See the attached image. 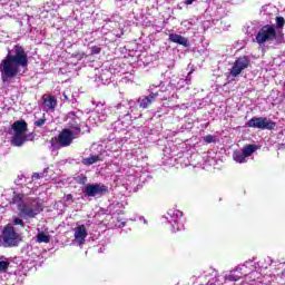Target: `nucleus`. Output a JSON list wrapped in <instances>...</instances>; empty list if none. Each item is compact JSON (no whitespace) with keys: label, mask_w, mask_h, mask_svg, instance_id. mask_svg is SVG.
<instances>
[{"label":"nucleus","mask_w":285,"mask_h":285,"mask_svg":"<svg viewBox=\"0 0 285 285\" xmlns=\"http://www.w3.org/2000/svg\"><path fill=\"white\" fill-rule=\"evenodd\" d=\"M203 139H204L205 144H213V142H215V136H213V135H207Z\"/></svg>","instance_id":"obj_24"},{"label":"nucleus","mask_w":285,"mask_h":285,"mask_svg":"<svg viewBox=\"0 0 285 285\" xmlns=\"http://www.w3.org/2000/svg\"><path fill=\"white\" fill-rule=\"evenodd\" d=\"M19 213L22 217H29V219H35L43 210V204L37 198H31L29 202L19 205Z\"/></svg>","instance_id":"obj_4"},{"label":"nucleus","mask_w":285,"mask_h":285,"mask_svg":"<svg viewBox=\"0 0 285 285\" xmlns=\"http://www.w3.org/2000/svg\"><path fill=\"white\" fill-rule=\"evenodd\" d=\"M19 68H28V52L20 45H14L8 50L7 56L0 62V72L3 83L14 79L20 72Z\"/></svg>","instance_id":"obj_1"},{"label":"nucleus","mask_w":285,"mask_h":285,"mask_svg":"<svg viewBox=\"0 0 285 285\" xmlns=\"http://www.w3.org/2000/svg\"><path fill=\"white\" fill-rule=\"evenodd\" d=\"M101 53V48L97 46L91 47V55H99Z\"/></svg>","instance_id":"obj_26"},{"label":"nucleus","mask_w":285,"mask_h":285,"mask_svg":"<svg viewBox=\"0 0 285 285\" xmlns=\"http://www.w3.org/2000/svg\"><path fill=\"white\" fill-rule=\"evenodd\" d=\"M255 150H257V145H245L243 147V155H245L246 157H250L253 156V154L255 153Z\"/></svg>","instance_id":"obj_15"},{"label":"nucleus","mask_w":285,"mask_h":285,"mask_svg":"<svg viewBox=\"0 0 285 285\" xmlns=\"http://www.w3.org/2000/svg\"><path fill=\"white\" fill-rule=\"evenodd\" d=\"M75 237L83 244L86 242V237H88V232L86 230V225H79L75 230Z\"/></svg>","instance_id":"obj_11"},{"label":"nucleus","mask_w":285,"mask_h":285,"mask_svg":"<svg viewBox=\"0 0 285 285\" xmlns=\"http://www.w3.org/2000/svg\"><path fill=\"white\" fill-rule=\"evenodd\" d=\"M11 130H13V136L11 138V146L21 148L26 141H28V122L26 120H17L11 125Z\"/></svg>","instance_id":"obj_2"},{"label":"nucleus","mask_w":285,"mask_h":285,"mask_svg":"<svg viewBox=\"0 0 285 285\" xmlns=\"http://www.w3.org/2000/svg\"><path fill=\"white\" fill-rule=\"evenodd\" d=\"M285 26V19L282 16L276 17V28L277 30H283Z\"/></svg>","instance_id":"obj_20"},{"label":"nucleus","mask_w":285,"mask_h":285,"mask_svg":"<svg viewBox=\"0 0 285 285\" xmlns=\"http://www.w3.org/2000/svg\"><path fill=\"white\" fill-rule=\"evenodd\" d=\"M75 139V131L70 130L69 128H63L55 138V141L60 146V148H68V146L72 145Z\"/></svg>","instance_id":"obj_7"},{"label":"nucleus","mask_w":285,"mask_h":285,"mask_svg":"<svg viewBox=\"0 0 285 285\" xmlns=\"http://www.w3.org/2000/svg\"><path fill=\"white\" fill-rule=\"evenodd\" d=\"M13 226H21V228L26 227V223L19 216H16L12 222Z\"/></svg>","instance_id":"obj_21"},{"label":"nucleus","mask_w":285,"mask_h":285,"mask_svg":"<svg viewBox=\"0 0 285 285\" xmlns=\"http://www.w3.org/2000/svg\"><path fill=\"white\" fill-rule=\"evenodd\" d=\"M0 242H2L3 248H14V246H19V242H21V235L14 230V226L8 224L2 229Z\"/></svg>","instance_id":"obj_3"},{"label":"nucleus","mask_w":285,"mask_h":285,"mask_svg":"<svg viewBox=\"0 0 285 285\" xmlns=\"http://www.w3.org/2000/svg\"><path fill=\"white\" fill-rule=\"evenodd\" d=\"M169 41L171 43H178V46H184V48H188V39L181 35L169 33Z\"/></svg>","instance_id":"obj_10"},{"label":"nucleus","mask_w":285,"mask_h":285,"mask_svg":"<svg viewBox=\"0 0 285 285\" xmlns=\"http://www.w3.org/2000/svg\"><path fill=\"white\" fill-rule=\"evenodd\" d=\"M67 199H72V194H68Z\"/></svg>","instance_id":"obj_30"},{"label":"nucleus","mask_w":285,"mask_h":285,"mask_svg":"<svg viewBox=\"0 0 285 285\" xmlns=\"http://www.w3.org/2000/svg\"><path fill=\"white\" fill-rule=\"evenodd\" d=\"M248 66H250V59H248L247 56H242L235 60V62L229 71V75L232 77H239V75H242V71L246 70V68H248Z\"/></svg>","instance_id":"obj_9"},{"label":"nucleus","mask_w":285,"mask_h":285,"mask_svg":"<svg viewBox=\"0 0 285 285\" xmlns=\"http://www.w3.org/2000/svg\"><path fill=\"white\" fill-rule=\"evenodd\" d=\"M45 125H46V116L35 121V126H37L38 128H41V126H45Z\"/></svg>","instance_id":"obj_23"},{"label":"nucleus","mask_w":285,"mask_h":285,"mask_svg":"<svg viewBox=\"0 0 285 285\" xmlns=\"http://www.w3.org/2000/svg\"><path fill=\"white\" fill-rule=\"evenodd\" d=\"M72 130L76 131V135H81V127L79 126H71Z\"/></svg>","instance_id":"obj_27"},{"label":"nucleus","mask_w":285,"mask_h":285,"mask_svg":"<svg viewBox=\"0 0 285 285\" xmlns=\"http://www.w3.org/2000/svg\"><path fill=\"white\" fill-rule=\"evenodd\" d=\"M42 101L48 110H55V108H57V98H55V96L43 95Z\"/></svg>","instance_id":"obj_12"},{"label":"nucleus","mask_w":285,"mask_h":285,"mask_svg":"<svg viewBox=\"0 0 285 285\" xmlns=\"http://www.w3.org/2000/svg\"><path fill=\"white\" fill-rule=\"evenodd\" d=\"M23 197H26L23 194H19L17 191H14L10 204H16L18 206V210H19V206L21 204H26V203H23Z\"/></svg>","instance_id":"obj_14"},{"label":"nucleus","mask_w":285,"mask_h":285,"mask_svg":"<svg viewBox=\"0 0 285 285\" xmlns=\"http://www.w3.org/2000/svg\"><path fill=\"white\" fill-rule=\"evenodd\" d=\"M159 97V94L151 92L140 100V108H149L153 101Z\"/></svg>","instance_id":"obj_13"},{"label":"nucleus","mask_w":285,"mask_h":285,"mask_svg":"<svg viewBox=\"0 0 285 285\" xmlns=\"http://www.w3.org/2000/svg\"><path fill=\"white\" fill-rule=\"evenodd\" d=\"M277 124L266 117H253L246 122L247 128H256L257 130H275Z\"/></svg>","instance_id":"obj_6"},{"label":"nucleus","mask_w":285,"mask_h":285,"mask_svg":"<svg viewBox=\"0 0 285 285\" xmlns=\"http://www.w3.org/2000/svg\"><path fill=\"white\" fill-rule=\"evenodd\" d=\"M32 179H41V175H39V173H33Z\"/></svg>","instance_id":"obj_28"},{"label":"nucleus","mask_w":285,"mask_h":285,"mask_svg":"<svg viewBox=\"0 0 285 285\" xmlns=\"http://www.w3.org/2000/svg\"><path fill=\"white\" fill-rule=\"evenodd\" d=\"M225 279L226 282H239V279H242V276L230 273L225 275Z\"/></svg>","instance_id":"obj_19"},{"label":"nucleus","mask_w":285,"mask_h":285,"mask_svg":"<svg viewBox=\"0 0 285 285\" xmlns=\"http://www.w3.org/2000/svg\"><path fill=\"white\" fill-rule=\"evenodd\" d=\"M83 194L86 197H97V195H108V186L104 184H87Z\"/></svg>","instance_id":"obj_8"},{"label":"nucleus","mask_w":285,"mask_h":285,"mask_svg":"<svg viewBox=\"0 0 285 285\" xmlns=\"http://www.w3.org/2000/svg\"><path fill=\"white\" fill-rule=\"evenodd\" d=\"M87 183H88V177L86 175H81L78 179V184L86 186Z\"/></svg>","instance_id":"obj_25"},{"label":"nucleus","mask_w":285,"mask_h":285,"mask_svg":"<svg viewBox=\"0 0 285 285\" xmlns=\"http://www.w3.org/2000/svg\"><path fill=\"white\" fill-rule=\"evenodd\" d=\"M99 161V156H89L88 158H83L82 164L85 166H92V164H97Z\"/></svg>","instance_id":"obj_18"},{"label":"nucleus","mask_w":285,"mask_h":285,"mask_svg":"<svg viewBox=\"0 0 285 285\" xmlns=\"http://www.w3.org/2000/svg\"><path fill=\"white\" fill-rule=\"evenodd\" d=\"M234 161H237V164H246V156L243 151L236 150L233 154Z\"/></svg>","instance_id":"obj_16"},{"label":"nucleus","mask_w":285,"mask_h":285,"mask_svg":"<svg viewBox=\"0 0 285 285\" xmlns=\"http://www.w3.org/2000/svg\"><path fill=\"white\" fill-rule=\"evenodd\" d=\"M38 244H50V236L41 232L37 235Z\"/></svg>","instance_id":"obj_17"},{"label":"nucleus","mask_w":285,"mask_h":285,"mask_svg":"<svg viewBox=\"0 0 285 285\" xmlns=\"http://www.w3.org/2000/svg\"><path fill=\"white\" fill-rule=\"evenodd\" d=\"M10 268V262L8 261H1L0 262V273H6Z\"/></svg>","instance_id":"obj_22"},{"label":"nucleus","mask_w":285,"mask_h":285,"mask_svg":"<svg viewBox=\"0 0 285 285\" xmlns=\"http://www.w3.org/2000/svg\"><path fill=\"white\" fill-rule=\"evenodd\" d=\"M185 3L186 6H193V3H195V0H186Z\"/></svg>","instance_id":"obj_29"},{"label":"nucleus","mask_w":285,"mask_h":285,"mask_svg":"<svg viewBox=\"0 0 285 285\" xmlns=\"http://www.w3.org/2000/svg\"><path fill=\"white\" fill-rule=\"evenodd\" d=\"M277 39V29L275 24H265L263 26L256 35V43L262 46V43H271Z\"/></svg>","instance_id":"obj_5"}]
</instances>
